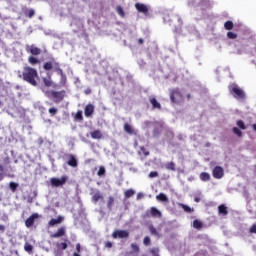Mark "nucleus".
<instances>
[{
    "label": "nucleus",
    "instance_id": "1",
    "mask_svg": "<svg viewBox=\"0 0 256 256\" xmlns=\"http://www.w3.org/2000/svg\"><path fill=\"white\" fill-rule=\"evenodd\" d=\"M18 77L20 79H23V81H26V83H29L33 87H37V79L39 78V73L37 72V69L31 66H25L22 73L19 74Z\"/></svg>",
    "mask_w": 256,
    "mask_h": 256
},
{
    "label": "nucleus",
    "instance_id": "2",
    "mask_svg": "<svg viewBox=\"0 0 256 256\" xmlns=\"http://www.w3.org/2000/svg\"><path fill=\"white\" fill-rule=\"evenodd\" d=\"M67 95V91L61 90V91H55V90H49L46 91V97L48 99H51L54 101V103H61L63 99H65V96Z\"/></svg>",
    "mask_w": 256,
    "mask_h": 256
},
{
    "label": "nucleus",
    "instance_id": "3",
    "mask_svg": "<svg viewBox=\"0 0 256 256\" xmlns=\"http://www.w3.org/2000/svg\"><path fill=\"white\" fill-rule=\"evenodd\" d=\"M228 89L230 91V95L235 99H245V91H243V89H241L237 84H231Z\"/></svg>",
    "mask_w": 256,
    "mask_h": 256
},
{
    "label": "nucleus",
    "instance_id": "4",
    "mask_svg": "<svg viewBox=\"0 0 256 256\" xmlns=\"http://www.w3.org/2000/svg\"><path fill=\"white\" fill-rule=\"evenodd\" d=\"M183 94L181 93V90L179 88H173L170 89V101L171 103H175L179 105V103L184 101Z\"/></svg>",
    "mask_w": 256,
    "mask_h": 256
},
{
    "label": "nucleus",
    "instance_id": "5",
    "mask_svg": "<svg viewBox=\"0 0 256 256\" xmlns=\"http://www.w3.org/2000/svg\"><path fill=\"white\" fill-rule=\"evenodd\" d=\"M43 69L45 71H51V69H54L56 73H58L59 75H63V69H61L59 62L55 61V59H52V61L44 63Z\"/></svg>",
    "mask_w": 256,
    "mask_h": 256
},
{
    "label": "nucleus",
    "instance_id": "6",
    "mask_svg": "<svg viewBox=\"0 0 256 256\" xmlns=\"http://www.w3.org/2000/svg\"><path fill=\"white\" fill-rule=\"evenodd\" d=\"M67 181H69V177L67 175H63L61 178H51L50 184L52 187H63Z\"/></svg>",
    "mask_w": 256,
    "mask_h": 256
},
{
    "label": "nucleus",
    "instance_id": "7",
    "mask_svg": "<svg viewBox=\"0 0 256 256\" xmlns=\"http://www.w3.org/2000/svg\"><path fill=\"white\" fill-rule=\"evenodd\" d=\"M26 52L30 53L31 56L37 57L38 55H41L42 50L41 48L35 46V44H32L26 45Z\"/></svg>",
    "mask_w": 256,
    "mask_h": 256
},
{
    "label": "nucleus",
    "instance_id": "8",
    "mask_svg": "<svg viewBox=\"0 0 256 256\" xmlns=\"http://www.w3.org/2000/svg\"><path fill=\"white\" fill-rule=\"evenodd\" d=\"M113 239H129V231L127 230H115L112 233Z\"/></svg>",
    "mask_w": 256,
    "mask_h": 256
},
{
    "label": "nucleus",
    "instance_id": "9",
    "mask_svg": "<svg viewBox=\"0 0 256 256\" xmlns=\"http://www.w3.org/2000/svg\"><path fill=\"white\" fill-rule=\"evenodd\" d=\"M212 175L214 179H223V177L225 176V170L221 166H216L212 170Z\"/></svg>",
    "mask_w": 256,
    "mask_h": 256
},
{
    "label": "nucleus",
    "instance_id": "10",
    "mask_svg": "<svg viewBox=\"0 0 256 256\" xmlns=\"http://www.w3.org/2000/svg\"><path fill=\"white\" fill-rule=\"evenodd\" d=\"M35 219H39L38 213H33L29 218L25 220V226L29 229L35 225Z\"/></svg>",
    "mask_w": 256,
    "mask_h": 256
},
{
    "label": "nucleus",
    "instance_id": "11",
    "mask_svg": "<svg viewBox=\"0 0 256 256\" xmlns=\"http://www.w3.org/2000/svg\"><path fill=\"white\" fill-rule=\"evenodd\" d=\"M135 9L138 11V13H143V15H149V7L143 3H136Z\"/></svg>",
    "mask_w": 256,
    "mask_h": 256
},
{
    "label": "nucleus",
    "instance_id": "12",
    "mask_svg": "<svg viewBox=\"0 0 256 256\" xmlns=\"http://www.w3.org/2000/svg\"><path fill=\"white\" fill-rule=\"evenodd\" d=\"M93 113H95V105L87 104L84 108L85 117L87 118L93 117Z\"/></svg>",
    "mask_w": 256,
    "mask_h": 256
},
{
    "label": "nucleus",
    "instance_id": "13",
    "mask_svg": "<svg viewBox=\"0 0 256 256\" xmlns=\"http://www.w3.org/2000/svg\"><path fill=\"white\" fill-rule=\"evenodd\" d=\"M67 165H69V167H73L74 169L78 167L79 162L77 161V158L75 157V155L73 154L68 155Z\"/></svg>",
    "mask_w": 256,
    "mask_h": 256
},
{
    "label": "nucleus",
    "instance_id": "14",
    "mask_svg": "<svg viewBox=\"0 0 256 256\" xmlns=\"http://www.w3.org/2000/svg\"><path fill=\"white\" fill-rule=\"evenodd\" d=\"M66 230L65 227H60L55 233L51 234L52 239H59V237H65Z\"/></svg>",
    "mask_w": 256,
    "mask_h": 256
},
{
    "label": "nucleus",
    "instance_id": "15",
    "mask_svg": "<svg viewBox=\"0 0 256 256\" xmlns=\"http://www.w3.org/2000/svg\"><path fill=\"white\" fill-rule=\"evenodd\" d=\"M198 7L200 11H207V9H211V2L209 0H202L199 2Z\"/></svg>",
    "mask_w": 256,
    "mask_h": 256
},
{
    "label": "nucleus",
    "instance_id": "16",
    "mask_svg": "<svg viewBox=\"0 0 256 256\" xmlns=\"http://www.w3.org/2000/svg\"><path fill=\"white\" fill-rule=\"evenodd\" d=\"M64 219L65 218L63 216H58L57 218H52L48 222V225H49V227H55V225H59V224L63 223Z\"/></svg>",
    "mask_w": 256,
    "mask_h": 256
},
{
    "label": "nucleus",
    "instance_id": "17",
    "mask_svg": "<svg viewBox=\"0 0 256 256\" xmlns=\"http://www.w3.org/2000/svg\"><path fill=\"white\" fill-rule=\"evenodd\" d=\"M149 102L152 104L153 109L161 110V103H159V101H157V98H155V96H150Z\"/></svg>",
    "mask_w": 256,
    "mask_h": 256
},
{
    "label": "nucleus",
    "instance_id": "18",
    "mask_svg": "<svg viewBox=\"0 0 256 256\" xmlns=\"http://www.w3.org/2000/svg\"><path fill=\"white\" fill-rule=\"evenodd\" d=\"M218 213L219 215H229V208L225 204H221L218 206Z\"/></svg>",
    "mask_w": 256,
    "mask_h": 256
},
{
    "label": "nucleus",
    "instance_id": "19",
    "mask_svg": "<svg viewBox=\"0 0 256 256\" xmlns=\"http://www.w3.org/2000/svg\"><path fill=\"white\" fill-rule=\"evenodd\" d=\"M149 232L151 235H153L154 237H161V234L159 233V231H157V228H155V226H153V224H150L148 226Z\"/></svg>",
    "mask_w": 256,
    "mask_h": 256
},
{
    "label": "nucleus",
    "instance_id": "20",
    "mask_svg": "<svg viewBox=\"0 0 256 256\" xmlns=\"http://www.w3.org/2000/svg\"><path fill=\"white\" fill-rule=\"evenodd\" d=\"M103 200V194H101L100 191H97L92 195V201L93 203H97L98 201Z\"/></svg>",
    "mask_w": 256,
    "mask_h": 256
},
{
    "label": "nucleus",
    "instance_id": "21",
    "mask_svg": "<svg viewBox=\"0 0 256 256\" xmlns=\"http://www.w3.org/2000/svg\"><path fill=\"white\" fill-rule=\"evenodd\" d=\"M124 131L129 135H135V130L129 123L124 124Z\"/></svg>",
    "mask_w": 256,
    "mask_h": 256
},
{
    "label": "nucleus",
    "instance_id": "22",
    "mask_svg": "<svg viewBox=\"0 0 256 256\" xmlns=\"http://www.w3.org/2000/svg\"><path fill=\"white\" fill-rule=\"evenodd\" d=\"M150 215H151V217H158V218H160L161 217V211H159L155 207H151L150 208Z\"/></svg>",
    "mask_w": 256,
    "mask_h": 256
},
{
    "label": "nucleus",
    "instance_id": "23",
    "mask_svg": "<svg viewBox=\"0 0 256 256\" xmlns=\"http://www.w3.org/2000/svg\"><path fill=\"white\" fill-rule=\"evenodd\" d=\"M192 227L194 229H197L198 231H201V229H203V222L196 219V220L193 221Z\"/></svg>",
    "mask_w": 256,
    "mask_h": 256
},
{
    "label": "nucleus",
    "instance_id": "24",
    "mask_svg": "<svg viewBox=\"0 0 256 256\" xmlns=\"http://www.w3.org/2000/svg\"><path fill=\"white\" fill-rule=\"evenodd\" d=\"M92 139H103V134L100 132V130H95L90 133Z\"/></svg>",
    "mask_w": 256,
    "mask_h": 256
},
{
    "label": "nucleus",
    "instance_id": "25",
    "mask_svg": "<svg viewBox=\"0 0 256 256\" xmlns=\"http://www.w3.org/2000/svg\"><path fill=\"white\" fill-rule=\"evenodd\" d=\"M24 15L28 17V19H33V17H35V11L33 9H25Z\"/></svg>",
    "mask_w": 256,
    "mask_h": 256
},
{
    "label": "nucleus",
    "instance_id": "26",
    "mask_svg": "<svg viewBox=\"0 0 256 256\" xmlns=\"http://www.w3.org/2000/svg\"><path fill=\"white\" fill-rule=\"evenodd\" d=\"M139 155H144V157H149V155H151V153L149 152V150H147V148H145V146H141Z\"/></svg>",
    "mask_w": 256,
    "mask_h": 256
},
{
    "label": "nucleus",
    "instance_id": "27",
    "mask_svg": "<svg viewBox=\"0 0 256 256\" xmlns=\"http://www.w3.org/2000/svg\"><path fill=\"white\" fill-rule=\"evenodd\" d=\"M234 27L233 21L228 20L224 23V29H226V31H231Z\"/></svg>",
    "mask_w": 256,
    "mask_h": 256
},
{
    "label": "nucleus",
    "instance_id": "28",
    "mask_svg": "<svg viewBox=\"0 0 256 256\" xmlns=\"http://www.w3.org/2000/svg\"><path fill=\"white\" fill-rule=\"evenodd\" d=\"M200 179H201V181H210L211 175H209V173H207V172H202L200 174Z\"/></svg>",
    "mask_w": 256,
    "mask_h": 256
},
{
    "label": "nucleus",
    "instance_id": "29",
    "mask_svg": "<svg viewBox=\"0 0 256 256\" xmlns=\"http://www.w3.org/2000/svg\"><path fill=\"white\" fill-rule=\"evenodd\" d=\"M114 203H115V198L113 196H109L108 202H107V207H108L109 211H111V209H113Z\"/></svg>",
    "mask_w": 256,
    "mask_h": 256
},
{
    "label": "nucleus",
    "instance_id": "30",
    "mask_svg": "<svg viewBox=\"0 0 256 256\" xmlns=\"http://www.w3.org/2000/svg\"><path fill=\"white\" fill-rule=\"evenodd\" d=\"M28 63H30V65H37L40 63V61L39 59L35 58V56H29Z\"/></svg>",
    "mask_w": 256,
    "mask_h": 256
},
{
    "label": "nucleus",
    "instance_id": "31",
    "mask_svg": "<svg viewBox=\"0 0 256 256\" xmlns=\"http://www.w3.org/2000/svg\"><path fill=\"white\" fill-rule=\"evenodd\" d=\"M133 195H135V190H133V189H128L124 192V197L126 199L133 197Z\"/></svg>",
    "mask_w": 256,
    "mask_h": 256
},
{
    "label": "nucleus",
    "instance_id": "32",
    "mask_svg": "<svg viewBox=\"0 0 256 256\" xmlns=\"http://www.w3.org/2000/svg\"><path fill=\"white\" fill-rule=\"evenodd\" d=\"M165 167L168 171H176L175 162H168L165 164Z\"/></svg>",
    "mask_w": 256,
    "mask_h": 256
},
{
    "label": "nucleus",
    "instance_id": "33",
    "mask_svg": "<svg viewBox=\"0 0 256 256\" xmlns=\"http://www.w3.org/2000/svg\"><path fill=\"white\" fill-rule=\"evenodd\" d=\"M156 199H158V201H162V202L169 201V199L167 198V195H165L164 193H160L159 195H157Z\"/></svg>",
    "mask_w": 256,
    "mask_h": 256
},
{
    "label": "nucleus",
    "instance_id": "34",
    "mask_svg": "<svg viewBox=\"0 0 256 256\" xmlns=\"http://www.w3.org/2000/svg\"><path fill=\"white\" fill-rule=\"evenodd\" d=\"M24 250L26 253H33V245H31L29 242H26L24 245Z\"/></svg>",
    "mask_w": 256,
    "mask_h": 256
},
{
    "label": "nucleus",
    "instance_id": "35",
    "mask_svg": "<svg viewBox=\"0 0 256 256\" xmlns=\"http://www.w3.org/2000/svg\"><path fill=\"white\" fill-rule=\"evenodd\" d=\"M18 187H19V184L16 182L9 183V188L11 189L12 193H15Z\"/></svg>",
    "mask_w": 256,
    "mask_h": 256
},
{
    "label": "nucleus",
    "instance_id": "36",
    "mask_svg": "<svg viewBox=\"0 0 256 256\" xmlns=\"http://www.w3.org/2000/svg\"><path fill=\"white\" fill-rule=\"evenodd\" d=\"M116 12L118 13V15H120V17H125V11L123 10V7L117 6Z\"/></svg>",
    "mask_w": 256,
    "mask_h": 256
},
{
    "label": "nucleus",
    "instance_id": "37",
    "mask_svg": "<svg viewBox=\"0 0 256 256\" xmlns=\"http://www.w3.org/2000/svg\"><path fill=\"white\" fill-rule=\"evenodd\" d=\"M237 126L239 127V129H242L243 131H245V129H247V126H245V122H243V120H238Z\"/></svg>",
    "mask_w": 256,
    "mask_h": 256
},
{
    "label": "nucleus",
    "instance_id": "38",
    "mask_svg": "<svg viewBox=\"0 0 256 256\" xmlns=\"http://www.w3.org/2000/svg\"><path fill=\"white\" fill-rule=\"evenodd\" d=\"M5 179V168L0 164V181Z\"/></svg>",
    "mask_w": 256,
    "mask_h": 256
},
{
    "label": "nucleus",
    "instance_id": "39",
    "mask_svg": "<svg viewBox=\"0 0 256 256\" xmlns=\"http://www.w3.org/2000/svg\"><path fill=\"white\" fill-rule=\"evenodd\" d=\"M76 121H83V111H78L75 115Z\"/></svg>",
    "mask_w": 256,
    "mask_h": 256
},
{
    "label": "nucleus",
    "instance_id": "40",
    "mask_svg": "<svg viewBox=\"0 0 256 256\" xmlns=\"http://www.w3.org/2000/svg\"><path fill=\"white\" fill-rule=\"evenodd\" d=\"M232 131H233V133H235V135H237L238 137H243V132H242L239 128L234 127V128L232 129Z\"/></svg>",
    "mask_w": 256,
    "mask_h": 256
},
{
    "label": "nucleus",
    "instance_id": "41",
    "mask_svg": "<svg viewBox=\"0 0 256 256\" xmlns=\"http://www.w3.org/2000/svg\"><path fill=\"white\" fill-rule=\"evenodd\" d=\"M131 249H132V253H139L140 249H139V245L132 243L131 244Z\"/></svg>",
    "mask_w": 256,
    "mask_h": 256
},
{
    "label": "nucleus",
    "instance_id": "42",
    "mask_svg": "<svg viewBox=\"0 0 256 256\" xmlns=\"http://www.w3.org/2000/svg\"><path fill=\"white\" fill-rule=\"evenodd\" d=\"M180 207H182V209L185 211V213H191V211H193V209H191V207H189L185 204H180Z\"/></svg>",
    "mask_w": 256,
    "mask_h": 256
},
{
    "label": "nucleus",
    "instance_id": "43",
    "mask_svg": "<svg viewBox=\"0 0 256 256\" xmlns=\"http://www.w3.org/2000/svg\"><path fill=\"white\" fill-rule=\"evenodd\" d=\"M143 244L145 247H149V245H151V238H149V236L144 237Z\"/></svg>",
    "mask_w": 256,
    "mask_h": 256
},
{
    "label": "nucleus",
    "instance_id": "44",
    "mask_svg": "<svg viewBox=\"0 0 256 256\" xmlns=\"http://www.w3.org/2000/svg\"><path fill=\"white\" fill-rule=\"evenodd\" d=\"M57 248L61 249L62 251H65V249H67V243L66 242L58 243Z\"/></svg>",
    "mask_w": 256,
    "mask_h": 256
},
{
    "label": "nucleus",
    "instance_id": "45",
    "mask_svg": "<svg viewBox=\"0 0 256 256\" xmlns=\"http://www.w3.org/2000/svg\"><path fill=\"white\" fill-rule=\"evenodd\" d=\"M97 175L98 177H103V175H105V167L100 166Z\"/></svg>",
    "mask_w": 256,
    "mask_h": 256
},
{
    "label": "nucleus",
    "instance_id": "46",
    "mask_svg": "<svg viewBox=\"0 0 256 256\" xmlns=\"http://www.w3.org/2000/svg\"><path fill=\"white\" fill-rule=\"evenodd\" d=\"M150 179H155V177H159V172L157 171H151L148 175Z\"/></svg>",
    "mask_w": 256,
    "mask_h": 256
},
{
    "label": "nucleus",
    "instance_id": "47",
    "mask_svg": "<svg viewBox=\"0 0 256 256\" xmlns=\"http://www.w3.org/2000/svg\"><path fill=\"white\" fill-rule=\"evenodd\" d=\"M76 251L77 252H74L73 255L74 256H81V254H79V253H81V244H79V243L76 244Z\"/></svg>",
    "mask_w": 256,
    "mask_h": 256
},
{
    "label": "nucleus",
    "instance_id": "48",
    "mask_svg": "<svg viewBox=\"0 0 256 256\" xmlns=\"http://www.w3.org/2000/svg\"><path fill=\"white\" fill-rule=\"evenodd\" d=\"M57 108H55V107H52V108H49V110H48V112L50 113V115L52 116V117H55V115H57Z\"/></svg>",
    "mask_w": 256,
    "mask_h": 256
},
{
    "label": "nucleus",
    "instance_id": "49",
    "mask_svg": "<svg viewBox=\"0 0 256 256\" xmlns=\"http://www.w3.org/2000/svg\"><path fill=\"white\" fill-rule=\"evenodd\" d=\"M43 83L46 87H51V85H53V82L47 78H43Z\"/></svg>",
    "mask_w": 256,
    "mask_h": 256
},
{
    "label": "nucleus",
    "instance_id": "50",
    "mask_svg": "<svg viewBox=\"0 0 256 256\" xmlns=\"http://www.w3.org/2000/svg\"><path fill=\"white\" fill-rule=\"evenodd\" d=\"M227 37L228 39H237V34L235 32H228Z\"/></svg>",
    "mask_w": 256,
    "mask_h": 256
},
{
    "label": "nucleus",
    "instance_id": "51",
    "mask_svg": "<svg viewBox=\"0 0 256 256\" xmlns=\"http://www.w3.org/2000/svg\"><path fill=\"white\" fill-rule=\"evenodd\" d=\"M176 19H177V21L179 23V27H183V19L181 18V16L176 15Z\"/></svg>",
    "mask_w": 256,
    "mask_h": 256
},
{
    "label": "nucleus",
    "instance_id": "52",
    "mask_svg": "<svg viewBox=\"0 0 256 256\" xmlns=\"http://www.w3.org/2000/svg\"><path fill=\"white\" fill-rule=\"evenodd\" d=\"M249 233H256V224L252 225L249 229Z\"/></svg>",
    "mask_w": 256,
    "mask_h": 256
},
{
    "label": "nucleus",
    "instance_id": "53",
    "mask_svg": "<svg viewBox=\"0 0 256 256\" xmlns=\"http://www.w3.org/2000/svg\"><path fill=\"white\" fill-rule=\"evenodd\" d=\"M105 247H106V249H111V247H113V243L107 241V242H105Z\"/></svg>",
    "mask_w": 256,
    "mask_h": 256
},
{
    "label": "nucleus",
    "instance_id": "54",
    "mask_svg": "<svg viewBox=\"0 0 256 256\" xmlns=\"http://www.w3.org/2000/svg\"><path fill=\"white\" fill-rule=\"evenodd\" d=\"M85 95H91V88L84 90Z\"/></svg>",
    "mask_w": 256,
    "mask_h": 256
},
{
    "label": "nucleus",
    "instance_id": "55",
    "mask_svg": "<svg viewBox=\"0 0 256 256\" xmlns=\"http://www.w3.org/2000/svg\"><path fill=\"white\" fill-rule=\"evenodd\" d=\"M4 163H5V165H9V163H11V160L9 159V157H6L4 159Z\"/></svg>",
    "mask_w": 256,
    "mask_h": 256
},
{
    "label": "nucleus",
    "instance_id": "56",
    "mask_svg": "<svg viewBox=\"0 0 256 256\" xmlns=\"http://www.w3.org/2000/svg\"><path fill=\"white\" fill-rule=\"evenodd\" d=\"M0 231L1 233H5V226L3 224H0Z\"/></svg>",
    "mask_w": 256,
    "mask_h": 256
},
{
    "label": "nucleus",
    "instance_id": "57",
    "mask_svg": "<svg viewBox=\"0 0 256 256\" xmlns=\"http://www.w3.org/2000/svg\"><path fill=\"white\" fill-rule=\"evenodd\" d=\"M138 43H139V45H143V43H144L143 38H139V39H138Z\"/></svg>",
    "mask_w": 256,
    "mask_h": 256
},
{
    "label": "nucleus",
    "instance_id": "58",
    "mask_svg": "<svg viewBox=\"0 0 256 256\" xmlns=\"http://www.w3.org/2000/svg\"><path fill=\"white\" fill-rule=\"evenodd\" d=\"M194 201H195V203H199L201 201V198L200 197H195Z\"/></svg>",
    "mask_w": 256,
    "mask_h": 256
},
{
    "label": "nucleus",
    "instance_id": "59",
    "mask_svg": "<svg viewBox=\"0 0 256 256\" xmlns=\"http://www.w3.org/2000/svg\"><path fill=\"white\" fill-rule=\"evenodd\" d=\"M137 199H143V194L142 193H138L137 194Z\"/></svg>",
    "mask_w": 256,
    "mask_h": 256
},
{
    "label": "nucleus",
    "instance_id": "60",
    "mask_svg": "<svg viewBox=\"0 0 256 256\" xmlns=\"http://www.w3.org/2000/svg\"><path fill=\"white\" fill-rule=\"evenodd\" d=\"M7 219H9V217H8L7 215H4V216L2 217V221H7Z\"/></svg>",
    "mask_w": 256,
    "mask_h": 256
},
{
    "label": "nucleus",
    "instance_id": "61",
    "mask_svg": "<svg viewBox=\"0 0 256 256\" xmlns=\"http://www.w3.org/2000/svg\"><path fill=\"white\" fill-rule=\"evenodd\" d=\"M252 129L256 132V123L252 125Z\"/></svg>",
    "mask_w": 256,
    "mask_h": 256
},
{
    "label": "nucleus",
    "instance_id": "62",
    "mask_svg": "<svg viewBox=\"0 0 256 256\" xmlns=\"http://www.w3.org/2000/svg\"><path fill=\"white\" fill-rule=\"evenodd\" d=\"M186 97H187V99L189 101L191 99V94H187Z\"/></svg>",
    "mask_w": 256,
    "mask_h": 256
},
{
    "label": "nucleus",
    "instance_id": "63",
    "mask_svg": "<svg viewBox=\"0 0 256 256\" xmlns=\"http://www.w3.org/2000/svg\"><path fill=\"white\" fill-rule=\"evenodd\" d=\"M15 254H16V255H19V252L16 250V251H15Z\"/></svg>",
    "mask_w": 256,
    "mask_h": 256
},
{
    "label": "nucleus",
    "instance_id": "64",
    "mask_svg": "<svg viewBox=\"0 0 256 256\" xmlns=\"http://www.w3.org/2000/svg\"><path fill=\"white\" fill-rule=\"evenodd\" d=\"M151 253H155V250H151Z\"/></svg>",
    "mask_w": 256,
    "mask_h": 256
}]
</instances>
